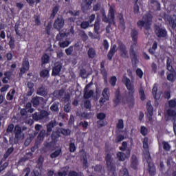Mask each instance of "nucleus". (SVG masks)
<instances>
[{
  "label": "nucleus",
  "instance_id": "nucleus-21",
  "mask_svg": "<svg viewBox=\"0 0 176 176\" xmlns=\"http://www.w3.org/2000/svg\"><path fill=\"white\" fill-rule=\"evenodd\" d=\"M146 109L149 115V120H152V116H153V107L151 102V100H148L146 103Z\"/></svg>",
  "mask_w": 176,
  "mask_h": 176
},
{
  "label": "nucleus",
  "instance_id": "nucleus-18",
  "mask_svg": "<svg viewBox=\"0 0 176 176\" xmlns=\"http://www.w3.org/2000/svg\"><path fill=\"white\" fill-rule=\"evenodd\" d=\"M167 21L168 22V24L170 27H171L172 30H175L176 28V16H167Z\"/></svg>",
  "mask_w": 176,
  "mask_h": 176
},
{
  "label": "nucleus",
  "instance_id": "nucleus-24",
  "mask_svg": "<svg viewBox=\"0 0 176 176\" xmlns=\"http://www.w3.org/2000/svg\"><path fill=\"white\" fill-rule=\"evenodd\" d=\"M13 152H14V147H13V146H12L11 147H10L7 149V151H6V153L3 155V158L2 160H3V162H5V160H6V159H8V157H9L10 156V155H12V153H13Z\"/></svg>",
  "mask_w": 176,
  "mask_h": 176
},
{
  "label": "nucleus",
  "instance_id": "nucleus-37",
  "mask_svg": "<svg viewBox=\"0 0 176 176\" xmlns=\"http://www.w3.org/2000/svg\"><path fill=\"white\" fill-rule=\"evenodd\" d=\"M94 25L95 34H98V31H100V28H101V25L100 24V20L96 19Z\"/></svg>",
  "mask_w": 176,
  "mask_h": 176
},
{
  "label": "nucleus",
  "instance_id": "nucleus-2",
  "mask_svg": "<svg viewBox=\"0 0 176 176\" xmlns=\"http://www.w3.org/2000/svg\"><path fill=\"white\" fill-rule=\"evenodd\" d=\"M122 82L129 91L127 97L128 103L134 105V93H135L134 85L131 83V80H130V78H127L126 76L122 77Z\"/></svg>",
  "mask_w": 176,
  "mask_h": 176
},
{
  "label": "nucleus",
  "instance_id": "nucleus-47",
  "mask_svg": "<svg viewBox=\"0 0 176 176\" xmlns=\"http://www.w3.org/2000/svg\"><path fill=\"white\" fill-rule=\"evenodd\" d=\"M116 82H118V78L116 76H113L109 79V83L112 87H115L116 86Z\"/></svg>",
  "mask_w": 176,
  "mask_h": 176
},
{
  "label": "nucleus",
  "instance_id": "nucleus-36",
  "mask_svg": "<svg viewBox=\"0 0 176 176\" xmlns=\"http://www.w3.org/2000/svg\"><path fill=\"white\" fill-rule=\"evenodd\" d=\"M41 78H49L50 76V71L48 69H43L40 72Z\"/></svg>",
  "mask_w": 176,
  "mask_h": 176
},
{
  "label": "nucleus",
  "instance_id": "nucleus-23",
  "mask_svg": "<svg viewBox=\"0 0 176 176\" xmlns=\"http://www.w3.org/2000/svg\"><path fill=\"white\" fill-rule=\"evenodd\" d=\"M146 17V19H145ZM144 20H145V23H144V30H151V24H149V23H151V21H152V17L151 16V15H146L144 17Z\"/></svg>",
  "mask_w": 176,
  "mask_h": 176
},
{
  "label": "nucleus",
  "instance_id": "nucleus-33",
  "mask_svg": "<svg viewBox=\"0 0 176 176\" xmlns=\"http://www.w3.org/2000/svg\"><path fill=\"white\" fill-rule=\"evenodd\" d=\"M58 10H60V6H58V5L55 6L52 9V12L50 14V18L54 19V17H56V14L58 13Z\"/></svg>",
  "mask_w": 176,
  "mask_h": 176
},
{
  "label": "nucleus",
  "instance_id": "nucleus-5",
  "mask_svg": "<svg viewBox=\"0 0 176 176\" xmlns=\"http://www.w3.org/2000/svg\"><path fill=\"white\" fill-rule=\"evenodd\" d=\"M105 160L108 171L112 173V174H115V171H116V166L112 162V155L107 154Z\"/></svg>",
  "mask_w": 176,
  "mask_h": 176
},
{
  "label": "nucleus",
  "instance_id": "nucleus-4",
  "mask_svg": "<svg viewBox=\"0 0 176 176\" xmlns=\"http://www.w3.org/2000/svg\"><path fill=\"white\" fill-rule=\"evenodd\" d=\"M146 160L148 163V174L151 176H155L156 175V167L155 166V164H153V162H152V157H151V154H147L145 156Z\"/></svg>",
  "mask_w": 176,
  "mask_h": 176
},
{
  "label": "nucleus",
  "instance_id": "nucleus-60",
  "mask_svg": "<svg viewBox=\"0 0 176 176\" xmlns=\"http://www.w3.org/2000/svg\"><path fill=\"white\" fill-rule=\"evenodd\" d=\"M102 170V166L100 164H97L94 166V171L96 172L97 174H100Z\"/></svg>",
  "mask_w": 176,
  "mask_h": 176
},
{
  "label": "nucleus",
  "instance_id": "nucleus-7",
  "mask_svg": "<svg viewBox=\"0 0 176 176\" xmlns=\"http://www.w3.org/2000/svg\"><path fill=\"white\" fill-rule=\"evenodd\" d=\"M49 116V113L46 110H41L40 112H36L32 115L33 120L38 122Z\"/></svg>",
  "mask_w": 176,
  "mask_h": 176
},
{
  "label": "nucleus",
  "instance_id": "nucleus-42",
  "mask_svg": "<svg viewBox=\"0 0 176 176\" xmlns=\"http://www.w3.org/2000/svg\"><path fill=\"white\" fill-rule=\"evenodd\" d=\"M116 129H118V130H123V129H124V122L123 119L118 120V122L116 124Z\"/></svg>",
  "mask_w": 176,
  "mask_h": 176
},
{
  "label": "nucleus",
  "instance_id": "nucleus-22",
  "mask_svg": "<svg viewBox=\"0 0 176 176\" xmlns=\"http://www.w3.org/2000/svg\"><path fill=\"white\" fill-rule=\"evenodd\" d=\"M48 93L49 91L47 90V89L43 87H40L37 89V94L38 96H42L43 97H45V98H46V96H47Z\"/></svg>",
  "mask_w": 176,
  "mask_h": 176
},
{
  "label": "nucleus",
  "instance_id": "nucleus-45",
  "mask_svg": "<svg viewBox=\"0 0 176 176\" xmlns=\"http://www.w3.org/2000/svg\"><path fill=\"white\" fill-rule=\"evenodd\" d=\"M152 93L155 100H157L159 98V97L157 98V84H154L152 89Z\"/></svg>",
  "mask_w": 176,
  "mask_h": 176
},
{
  "label": "nucleus",
  "instance_id": "nucleus-31",
  "mask_svg": "<svg viewBox=\"0 0 176 176\" xmlns=\"http://www.w3.org/2000/svg\"><path fill=\"white\" fill-rule=\"evenodd\" d=\"M71 45V42L67 38L66 40H64L63 41L58 42V46L59 47H62L63 49L65 47H68Z\"/></svg>",
  "mask_w": 176,
  "mask_h": 176
},
{
  "label": "nucleus",
  "instance_id": "nucleus-56",
  "mask_svg": "<svg viewBox=\"0 0 176 176\" xmlns=\"http://www.w3.org/2000/svg\"><path fill=\"white\" fill-rule=\"evenodd\" d=\"M136 75L138 76V78L142 79V76H144V72H142V69L138 68L136 69Z\"/></svg>",
  "mask_w": 176,
  "mask_h": 176
},
{
  "label": "nucleus",
  "instance_id": "nucleus-6",
  "mask_svg": "<svg viewBox=\"0 0 176 176\" xmlns=\"http://www.w3.org/2000/svg\"><path fill=\"white\" fill-rule=\"evenodd\" d=\"M118 50L120 52V57L122 58H129V51L127 50V47L122 41L118 43Z\"/></svg>",
  "mask_w": 176,
  "mask_h": 176
},
{
  "label": "nucleus",
  "instance_id": "nucleus-30",
  "mask_svg": "<svg viewBox=\"0 0 176 176\" xmlns=\"http://www.w3.org/2000/svg\"><path fill=\"white\" fill-rule=\"evenodd\" d=\"M102 96L107 101H109V88H104L102 92Z\"/></svg>",
  "mask_w": 176,
  "mask_h": 176
},
{
  "label": "nucleus",
  "instance_id": "nucleus-28",
  "mask_svg": "<svg viewBox=\"0 0 176 176\" xmlns=\"http://www.w3.org/2000/svg\"><path fill=\"white\" fill-rule=\"evenodd\" d=\"M173 60L170 57L167 58L166 60V69L169 72H174V67H173Z\"/></svg>",
  "mask_w": 176,
  "mask_h": 176
},
{
  "label": "nucleus",
  "instance_id": "nucleus-62",
  "mask_svg": "<svg viewBox=\"0 0 176 176\" xmlns=\"http://www.w3.org/2000/svg\"><path fill=\"white\" fill-rule=\"evenodd\" d=\"M52 23H48L47 25L45 27V31L47 35H50V30H52Z\"/></svg>",
  "mask_w": 176,
  "mask_h": 176
},
{
  "label": "nucleus",
  "instance_id": "nucleus-32",
  "mask_svg": "<svg viewBox=\"0 0 176 176\" xmlns=\"http://www.w3.org/2000/svg\"><path fill=\"white\" fill-rule=\"evenodd\" d=\"M87 54H88L89 58H94L97 55V54L96 53V50H94V48L93 47H90L88 50Z\"/></svg>",
  "mask_w": 176,
  "mask_h": 176
},
{
  "label": "nucleus",
  "instance_id": "nucleus-17",
  "mask_svg": "<svg viewBox=\"0 0 176 176\" xmlns=\"http://www.w3.org/2000/svg\"><path fill=\"white\" fill-rule=\"evenodd\" d=\"M60 129H58L56 131H54L51 135V140L52 144H56V142L58 141V138L61 137Z\"/></svg>",
  "mask_w": 176,
  "mask_h": 176
},
{
  "label": "nucleus",
  "instance_id": "nucleus-52",
  "mask_svg": "<svg viewBox=\"0 0 176 176\" xmlns=\"http://www.w3.org/2000/svg\"><path fill=\"white\" fill-rule=\"evenodd\" d=\"M140 133L142 135L145 137L148 134V128H146V126H142L140 128Z\"/></svg>",
  "mask_w": 176,
  "mask_h": 176
},
{
  "label": "nucleus",
  "instance_id": "nucleus-12",
  "mask_svg": "<svg viewBox=\"0 0 176 176\" xmlns=\"http://www.w3.org/2000/svg\"><path fill=\"white\" fill-rule=\"evenodd\" d=\"M124 97L120 94V89H117L115 92V98L113 100L114 107H118L121 101H124Z\"/></svg>",
  "mask_w": 176,
  "mask_h": 176
},
{
  "label": "nucleus",
  "instance_id": "nucleus-9",
  "mask_svg": "<svg viewBox=\"0 0 176 176\" xmlns=\"http://www.w3.org/2000/svg\"><path fill=\"white\" fill-rule=\"evenodd\" d=\"M96 118L98 119L97 121L98 127H104L108 124V122H107L106 120H104L105 118H107V114L104 113H98L96 115Z\"/></svg>",
  "mask_w": 176,
  "mask_h": 176
},
{
  "label": "nucleus",
  "instance_id": "nucleus-39",
  "mask_svg": "<svg viewBox=\"0 0 176 176\" xmlns=\"http://www.w3.org/2000/svg\"><path fill=\"white\" fill-rule=\"evenodd\" d=\"M59 103L58 102H54L51 107L50 109L52 112H58L60 111V109L58 108Z\"/></svg>",
  "mask_w": 176,
  "mask_h": 176
},
{
  "label": "nucleus",
  "instance_id": "nucleus-38",
  "mask_svg": "<svg viewBox=\"0 0 176 176\" xmlns=\"http://www.w3.org/2000/svg\"><path fill=\"white\" fill-rule=\"evenodd\" d=\"M162 148L164 151H166V152H170L171 149V146L170 145V144H168L166 141H163L162 142Z\"/></svg>",
  "mask_w": 176,
  "mask_h": 176
},
{
  "label": "nucleus",
  "instance_id": "nucleus-3",
  "mask_svg": "<svg viewBox=\"0 0 176 176\" xmlns=\"http://www.w3.org/2000/svg\"><path fill=\"white\" fill-rule=\"evenodd\" d=\"M109 10L108 13V16H107V13L105 10L102 9L100 10L102 14V20L104 23H109L108 25L112 26V24H115V7L109 5Z\"/></svg>",
  "mask_w": 176,
  "mask_h": 176
},
{
  "label": "nucleus",
  "instance_id": "nucleus-44",
  "mask_svg": "<svg viewBox=\"0 0 176 176\" xmlns=\"http://www.w3.org/2000/svg\"><path fill=\"white\" fill-rule=\"evenodd\" d=\"M117 157L120 162H124L126 160V154L123 152H118L117 153Z\"/></svg>",
  "mask_w": 176,
  "mask_h": 176
},
{
  "label": "nucleus",
  "instance_id": "nucleus-51",
  "mask_svg": "<svg viewBox=\"0 0 176 176\" xmlns=\"http://www.w3.org/2000/svg\"><path fill=\"white\" fill-rule=\"evenodd\" d=\"M69 151L71 153H74L76 151V146H75V143L70 142L69 144Z\"/></svg>",
  "mask_w": 176,
  "mask_h": 176
},
{
  "label": "nucleus",
  "instance_id": "nucleus-50",
  "mask_svg": "<svg viewBox=\"0 0 176 176\" xmlns=\"http://www.w3.org/2000/svg\"><path fill=\"white\" fill-rule=\"evenodd\" d=\"M142 142L144 149H149V139L148 138H144Z\"/></svg>",
  "mask_w": 176,
  "mask_h": 176
},
{
  "label": "nucleus",
  "instance_id": "nucleus-11",
  "mask_svg": "<svg viewBox=\"0 0 176 176\" xmlns=\"http://www.w3.org/2000/svg\"><path fill=\"white\" fill-rule=\"evenodd\" d=\"M65 24V21L64 20V18L63 16L58 17L54 23V28L55 30H58V31H60V30H63L64 28V25Z\"/></svg>",
  "mask_w": 176,
  "mask_h": 176
},
{
  "label": "nucleus",
  "instance_id": "nucleus-10",
  "mask_svg": "<svg viewBox=\"0 0 176 176\" xmlns=\"http://www.w3.org/2000/svg\"><path fill=\"white\" fill-rule=\"evenodd\" d=\"M93 85V82H90L89 84H87L84 89V98H85V100H89V98H91V97H93V96H94V91L93 90H89V88L91 87Z\"/></svg>",
  "mask_w": 176,
  "mask_h": 176
},
{
  "label": "nucleus",
  "instance_id": "nucleus-48",
  "mask_svg": "<svg viewBox=\"0 0 176 176\" xmlns=\"http://www.w3.org/2000/svg\"><path fill=\"white\" fill-rule=\"evenodd\" d=\"M166 115H168V116H169L170 118H174V116H176L175 110H173L171 109H168L166 111Z\"/></svg>",
  "mask_w": 176,
  "mask_h": 176
},
{
  "label": "nucleus",
  "instance_id": "nucleus-15",
  "mask_svg": "<svg viewBox=\"0 0 176 176\" xmlns=\"http://www.w3.org/2000/svg\"><path fill=\"white\" fill-rule=\"evenodd\" d=\"M63 69V65L60 63L55 64L52 68V76H60V72Z\"/></svg>",
  "mask_w": 176,
  "mask_h": 176
},
{
  "label": "nucleus",
  "instance_id": "nucleus-58",
  "mask_svg": "<svg viewBox=\"0 0 176 176\" xmlns=\"http://www.w3.org/2000/svg\"><path fill=\"white\" fill-rule=\"evenodd\" d=\"M14 129V124H10L6 129V133L8 134L10 133H13V130Z\"/></svg>",
  "mask_w": 176,
  "mask_h": 176
},
{
  "label": "nucleus",
  "instance_id": "nucleus-1",
  "mask_svg": "<svg viewBox=\"0 0 176 176\" xmlns=\"http://www.w3.org/2000/svg\"><path fill=\"white\" fill-rule=\"evenodd\" d=\"M131 36L132 38V41L133 42V44H132L130 46L129 48V56L131 57V60L132 63H134L135 64L138 63V54H137V52L134 49L137 47V43L138 41V30L135 29H132L131 32Z\"/></svg>",
  "mask_w": 176,
  "mask_h": 176
},
{
  "label": "nucleus",
  "instance_id": "nucleus-29",
  "mask_svg": "<svg viewBox=\"0 0 176 176\" xmlns=\"http://www.w3.org/2000/svg\"><path fill=\"white\" fill-rule=\"evenodd\" d=\"M50 63V56L47 54H44L41 57V64H49Z\"/></svg>",
  "mask_w": 176,
  "mask_h": 176
},
{
  "label": "nucleus",
  "instance_id": "nucleus-13",
  "mask_svg": "<svg viewBox=\"0 0 176 176\" xmlns=\"http://www.w3.org/2000/svg\"><path fill=\"white\" fill-rule=\"evenodd\" d=\"M45 102H46V101L43 97L36 96L32 99V103L33 104V107H34V108L45 104Z\"/></svg>",
  "mask_w": 176,
  "mask_h": 176
},
{
  "label": "nucleus",
  "instance_id": "nucleus-57",
  "mask_svg": "<svg viewBox=\"0 0 176 176\" xmlns=\"http://www.w3.org/2000/svg\"><path fill=\"white\" fill-rule=\"evenodd\" d=\"M89 25L90 23H89V21H82L80 24V27L81 28H82V30H86V28H89Z\"/></svg>",
  "mask_w": 176,
  "mask_h": 176
},
{
  "label": "nucleus",
  "instance_id": "nucleus-63",
  "mask_svg": "<svg viewBox=\"0 0 176 176\" xmlns=\"http://www.w3.org/2000/svg\"><path fill=\"white\" fill-rule=\"evenodd\" d=\"M168 107L169 108H175L176 107V100H170L168 101Z\"/></svg>",
  "mask_w": 176,
  "mask_h": 176
},
{
  "label": "nucleus",
  "instance_id": "nucleus-64",
  "mask_svg": "<svg viewBox=\"0 0 176 176\" xmlns=\"http://www.w3.org/2000/svg\"><path fill=\"white\" fill-rule=\"evenodd\" d=\"M69 13L71 16H79V14H80V10H69Z\"/></svg>",
  "mask_w": 176,
  "mask_h": 176
},
{
  "label": "nucleus",
  "instance_id": "nucleus-34",
  "mask_svg": "<svg viewBox=\"0 0 176 176\" xmlns=\"http://www.w3.org/2000/svg\"><path fill=\"white\" fill-rule=\"evenodd\" d=\"M56 126V122H51L47 125V135H50V133H52L53 130V127Z\"/></svg>",
  "mask_w": 176,
  "mask_h": 176
},
{
  "label": "nucleus",
  "instance_id": "nucleus-20",
  "mask_svg": "<svg viewBox=\"0 0 176 176\" xmlns=\"http://www.w3.org/2000/svg\"><path fill=\"white\" fill-rule=\"evenodd\" d=\"M45 137H46V131L45 129H42L37 136L36 144H41V142H43Z\"/></svg>",
  "mask_w": 176,
  "mask_h": 176
},
{
  "label": "nucleus",
  "instance_id": "nucleus-8",
  "mask_svg": "<svg viewBox=\"0 0 176 176\" xmlns=\"http://www.w3.org/2000/svg\"><path fill=\"white\" fill-rule=\"evenodd\" d=\"M155 34L157 38H167V30L159 25L155 26Z\"/></svg>",
  "mask_w": 176,
  "mask_h": 176
},
{
  "label": "nucleus",
  "instance_id": "nucleus-26",
  "mask_svg": "<svg viewBox=\"0 0 176 176\" xmlns=\"http://www.w3.org/2000/svg\"><path fill=\"white\" fill-rule=\"evenodd\" d=\"M118 20L120 21V27L123 30H126V23L124 22V18L123 14H119L118 16Z\"/></svg>",
  "mask_w": 176,
  "mask_h": 176
},
{
  "label": "nucleus",
  "instance_id": "nucleus-59",
  "mask_svg": "<svg viewBox=\"0 0 176 176\" xmlns=\"http://www.w3.org/2000/svg\"><path fill=\"white\" fill-rule=\"evenodd\" d=\"M123 140H124V135H118L116 138V144H119V142H122V141H123Z\"/></svg>",
  "mask_w": 176,
  "mask_h": 176
},
{
  "label": "nucleus",
  "instance_id": "nucleus-43",
  "mask_svg": "<svg viewBox=\"0 0 176 176\" xmlns=\"http://www.w3.org/2000/svg\"><path fill=\"white\" fill-rule=\"evenodd\" d=\"M15 42H16V40L14 39V38L13 36H11L10 38V41L8 43L10 49H11V50H13V49H14V47H16V45L14 44Z\"/></svg>",
  "mask_w": 176,
  "mask_h": 176
},
{
  "label": "nucleus",
  "instance_id": "nucleus-46",
  "mask_svg": "<svg viewBox=\"0 0 176 176\" xmlns=\"http://www.w3.org/2000/svg\"><path fill=\"white\" fill-rule=\"evenodd\" d=\"M61 154V149H58L55 151L54 153L50 154L51 159H56V157H58Z\"/></svg>",
  "mask_w": 176,
  "mask_h": 176
},
{
  "label": "nucleus",
  "instance_id": "nucleus-27",
  "mask_svg": "<svg viewBox=\"0 0 176 176\" xmlns=\"http://www.w3.org/2000/svg\"><path fill=\"white\" fill-rule=\"evenodd\" d=\"M67 39V33L59 32L56 36V40L58 41V42H63Z\"/></svg>",
  "mask_w": 176,
  "mask_h": 176
},
{
  "label": "nucleus",
  "instance_id": "nucleus-19",
  "mask_svg": "<svg viewBox=\"0 0 176 176\" xmlns=\"http://www.w3.org/2000/svg\"><path fill=\"white\" fill-rule=\"evenodd\" d=\"M23 131H21V127L19 125H16L14 129V133L15 134L14 140L19 141L21 138V134Z\"/></svg>",
  "mask_w": 176,
  "mask_h": 176
},
{
  "label": "nucleus",
  "instance_id": "nucleus-14",
  "mask_svg": "<svg viewBox=\"0 0 176 176\" xmlns=\"http://www.w3.org/2000/svg\"><path fill=\"white\" fill-rule=\"evenodd\" d=\"M26 71H30V61H28L27 59H25L22 62V67L20 68L19 75H24Z\"/></svg>",
  "mask_w": 176,
  "mask_h": 176
},
{
  "label": "nucleus",
  "instance_id": "nucleus-25",
  "mask_svg": "<svg viewBox=\"0 0 176 176\" xmlns=\"http://www.w3.org/2000/svg\"><path fill=\"white\" fill-rule=\"evenodd\" d=\"M138 166V160H137V156L133 155L131 157V167L133 170H137Z\"/></svg>",
  "mask_w": 176,
  "mask_h": 176
},
{
  "label": "nucleus",
  "instance_id": "nucleus-61",
  "mask_svg": "<svg viewBox=\"0 0 176 176\" xmlns=\"http://www.w3.org/2000/svg\"><path fill=\"white\" fill-rule=\"evenodd\" d=\"M175 76H174V74L173 73H169L167 74V80H168L169 82H175Z\"/></svg>",
  "mask_w": 176,
  "mask_h": 176
},
{
  "label": "nucleus",
  "instance_id": "nucleus-54",
  "mask_svg": "<svg viewBox=\"0 0 176 176\" xmlns=\"http://www.w3.org/2000/svg\"><path fill=\"white\" fill-rule=\"evenodd\" d=\"M133 12L135 14L138 13L140 12V6H138V0H135V4L133 6Z\"/></svg>",
  "mask_w": 176,
  "mask_h": 176
},
{
  "label": "nucleus",
  "instance_id": "nucleus-40",
  "mask_svg": "<svg viewBox=\"0 0 176 176\" xmlns=\"http://www.w3.org/2000/svg\"><path fill=\"white\" fill-rule=\"evenodd\" d=\"M100 73L103 76L104 83H107L108 82V73L107 72V69H100Z\"/></svg>",
  "mask_w": 176,
  "mask_h": 176
},
{
  "label": "nucleus",
  "instance_id": "nucleus-35",
  "mask_svg": "<svg viewBox=\"0 0 176 176\" xmlns=\"http://www.w3.org/2000/svg\"><path fill=\"white\" fill-rule=\"evenodd\" d=\"M16 94V90L10 89V91L7 94L6 98L8 101H12L13 100V97Z\"/></svg>",
  "mask_w": 176,
  "mask_h": 176
},
{
  "label": "nucleus",
  "instance_id": "nucleus-16",
  "mask_svg": "<svg viewBox=\"0 0 176 176\" xmlns=\"http://www.w3.org/2000/svg\"><path fill=\"white\" fill-rule=\"evenodd\" d=\"M116 47H117L116 44L111 45L110 47V50L107 54V58L109 61H112V58H113V56H115V53L118 52V50L116 49Z\"/></svg>",
  "mask_w": 176,
  "mask_h": 176
},
{
  "label": "nucleus",
  "instance_id": "nucleus-49",
  "mask_svg": "<svg viewBox=\"0 0 176 176\" xmlns=\"http://www.w3.org/2000/svg\"><path fill=\"white\" fill-rule=\"evenodd\" d=\"M58 130H60V133L63 134V135H69L71 134V130L69 129H66L64 128L62 129H59Z\"/></svg>",
  "mask_w": 176,
  "mask_h": 176
},
{
  "label": "nucleus",
  "instance_id": "nucleus-53",
  "mask_svg": "<svg viewBox=\"0 0 176 176\" xmlns=\"http://www.w3.org/2000/svg\"><path fill=\"white\" fill-rule=\"evenodd\" d=\"M2 160L0 162V173H2L9 166V162H6L2 165Z\"/></svg>",
  "mask_w": 176,
  "mask_h": 176
},
{
  "label": "nucleus",
  "instance_id": "nucleus-41",
  "mask_svg": "<svg viewBox=\"0 0 176 176\" xmlns=\"http://www.w3.org/2000/svg\"><path fill=\"white\" fill-rule=\"evenodd\" d=\"M64 89H60L59 91H54L52 94L54 97L58 98V97H63V96H64Z\"/></svg>",
  "mask_w": 176,
  "mask_h": 176
},
{
  "label": "nucleus",
  "instance_id": "nucleus-55",
  "mask_svg": "<svg viewBox=\"0 0 176 176\" xmlns=\"http://www.w3.org/2000/svg\"><path fill=\"white\" fill-rule=\"evenodd\" d=\"M151 5H155V6L157 7L156 10H160V9H161L160 3H159L157 1L151 0Z\"/></svg>",
  "mask_w": 176,
  "mask_h": 176
}]
</instances>
